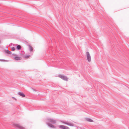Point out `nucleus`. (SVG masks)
<instances>
[{
    "instance_id": "obj_1",
    "label": "nucleus",
    "mask_w": 129,
    "mask_h": 129,
    "mask_svg": "<svg viewBox=\"0 0 129 129\" xmlns=\"http://www.w3.org/2000/svg\"><path fill=\"white\" fill-rule=\"evenodd\" d=\"M46 123L49 127H51L55 128V126H54L53 125L51 124L50 123L53 124H55L56 122V120H55L52 118H49L46 119Z\"/></svg>"
},
{
    "instance_id": "obj_2",
    "label": "nucleus",
    "mask_w": 129,
    "mask_h": 129,
    "mask_svg": "<svg viewBox=\"0 0 129 129\" xmlns=\"http://www.w3.org/2000/svg\"><path fill=\"white\" fill-rule=\"evenodd\" d=\"M13 126L16 128L18 129H24V128L20 125L16 123H14L13 124Z\"/></svg>"
},
{
    "instance_id": "obj_3",
    "label": "nucleus",
    "mask_w": 129,
    "mask_h": 129,
    "mask_svg": "<svg viewBox=\"0 0 129 129\" xmlns=\"http://www.w3.org/2000/svg\"><path fill=\"white\" fill-rule=\"evenodd\" d=\"M58 77L63 80H65L66 81H67L68 80V78L66 76L62 75H58Z\"/></svg>"
},
{
    "instance_id": "obj_4",
    "label": "nucleus",
    "mask_w": 129,
    "mask_h": 129,
    "mask_svg": "<svg viewBox=\"0 0 129 129\" xmlns=\"http://www.w3.org/2000/svg\"><path fill=\"white\" fill-rule=\"evenodd\" d=\"M86 54L87 55V59L88 62H89L91 61V57L90 55L89 52H87Z\"/></svg>"
},
{
    "instance_id": "obj_5",
    "label": "nucleus",
    "mask_w": 129,
    "mask_h": 129,
    "mask_svg": "<svg viewBox=\"0 0 129 129\" xmlns=\"http://www.w3.org/2000/svg\"><path fill=\"white\" fill-rule=\"evenodd\" d=\"M59 127L62 129H70L68 127L63 125H59Z\"/></svg>"
},
{
    "instance_id": "obj_6",
    "label": "nucleus",
    "mask_w": 129,
    "mask_h": 129,
    "mask_svg": "<svg viewBox=\"0 0 129 129\" xmlns=\"http://www.w3.org/2000/svg\"><path fill=\"white\" fill-rule=\"evenodd\" d=\"M18 94L22 97H25V95L22 92H18Z\"/></svg>"
},
{
    "instance_id": "obj_7",
    "label": "nucleus",
    "mask_w": 129,
    "mask_h": 129,
    "mask_svg": "<svg viewBox=\"0 0 129 129\" xmlns=\"http://www.w3.org/2000/svg\"><path fill=\"white\" fill-rule=\"evenodd\" d=\"M15 60H18L21 59V57L19 56H18L17 55L14 57Z\"/></svg>"
},
{
    "instance_id": "obj_8",
    "label": "nucleus",
    "mask_w": 129,
    "mask_h": 129,
    "mask_svg": "<svg viewBox=\"0 0 129 129\" xmlns=\"http://www.w3.org/2000/svg\"><path fill=\"white\" fill-rule=\"evenodd\" d=\"M16 48L17 50H19L21 49V47L20 45H18L17 44H16Z\"/></svg>"
},
{
    "instance_id": "obj_9",
    "label": "nucleus",
    "mask_w": 129,
    "mask_h": 129,
    "mask_svg": "<svg viewBox=\"0 0 129 129\" xmlns=\"http://www.w3.org/2000/svg\"><path fill=\"white\" fill-rule=\"evenodd\" d=\"M28 47L29 50L30 51H31L33 50V49L31 45H28Z\"/></svg>"
},
{
    "instance_id": "obj_10",
    "label": "nucleus",
    "mask_w": 129,
    "mask_h": 129,
    "mask_svg": "<svg viewBox=\"0 0 129 129\" xmlns=\"http://www.w3.org/2000/svg\"><path fill=\"white\" fill-rule=\"evenodd\" d=\"M66 124L70 126H74V124L71 123H69L67 122V123H66Z\"/></svg>"
},
{
    "instance_id": "obj_11",
    "label": "nucleus",
    "mask_w": 129,
    "mask_h": 129,
    "mask_svg": "<svg viewBox=\"0 0 129 129\" xmlns=\"http://www.w3.org/2000/svg\"><path fill=\"white\" fill-rule=\"evenodd\" d=\"M5 51L7 53H8L9 54H11L12 53L11 52V51L9 50H5Z\"/></svg>"
},
{
    "instance_id": "obj_12",
    "label": "nucleus",
    "mask_w": 129,
    "mask_h": 129,
    "mask_svg": "<svg viewBox=\"0 0 129 129\" xmlns=\"http://www.w3.org/2000/svg\"><path fill=\"white\" fill-rule=\"evenodd\" d=\"M86 119H87V121H88L90 122H93V120H92V119H90V118H87Z\"/></svg>"
},
{
    "instance_id": "obj_13",
    "label": "nucleus",
    "mask_w": 129,
    "mask_h": 129,
    "mask_svg": "<svg viewBox=\"0 0 129 129\" xmlns=\"http://www.w3.org/2000/svg\"><path fill=\"white\" fill-rule=\"evenodd\" d=\"M30 57V55H26L24 56V57L25 58H29V57Z\"/></svg>"
},
{
    "instance_id": "obj_14",
    "label": "nucleus",
    "mask_w": 129,
    "mask_h": 129,
    "mask_svg": "<svg viewBox=\"0 0 129 129\" xmlns=\"http://www.w3.org/2000/svg\"><path fill=\"white\" fill-rule=\"evenodd\" d=\"M12 51H14L15 50V48L14 47H13L11 48Z\"/></svg>"
},
{
    "instance_id": "obj_15",
    "label": "nucleus",
    "mask_w": 129,
    "mask_h": 129,
    "mask_svg": "<svg viewBox=\"0 0 129 129\" xmlns=\"http://www.w3.org/2000/svg\"><path fill=\"white\" fill-rule=\"evenodd\" d=\"M61 122L63 123H64L66 124V123H67V122H65V121L64 120H61Z\"/></svg>"
},
{
    "instance_id": "obj_16",
    "label": "nucleus",
    "mask_w": 129,
    "mask_h": 129,
    "mask_svg": "<svg viewBox=\"0 0 129 129\" xmlns=\"http://www.w3.org/2000/svg\"><path fill=\"white\" fill-rule=\"evenodd\" d=\"M0 60H2V61H6V60H5V59H0Z\"/></svg>"
},
{
    "instance_id": "obj_17",
    "label": "nucleus",
    "mask_w": 129,
    "mask_h": 129,
    "mask_svg": "<svg viewBox=\"0 0 129 129\" xmlns=\"http://www.w3.org/2000/svg\"><path fill=\"white\" fill-rule=\"evenodd\" d=\"M12 55H16V56L17 55L15 54H14V53L13 54H12Z\"/></svg>"
},
{
    "instance_id": "obj_18",
    "label": "nucleus",
    "mask_w": 129,
    "mask_h": 129,
    "mask_svg": "<svg viewBox=\"0 0 129 129\" xmlns=\"http://www.w3.org/2000/svg\"><path fill=\"white\" fill-rule=\"evenodd\" d=\"M1 40L0 39V44L1 43Z\"/></svg>"
},
{
    "instance_id": "obj_19",
    "label": "nucleus",
    "mask_w": 129,
    "mask_h": 129,
    "mask_svg": "<svg viewBox=\"0 0 129 129\" xmlns=\"http://www.w3.org/2000/svg\"><path fill=\"white\" fill-rule=\"evenodd\" d=\"M13 98H14V99H15V98H14V97H13Z\"/></svg>"
}]
</instances>
